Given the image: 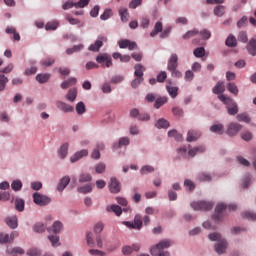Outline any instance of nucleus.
Returning a JSON list of instances; mask_svg holds the SVG:
<instances>
[{"label": "nucleus", "mask_w": 256, "mask_h": 256, "mask_svg": "<svg viewBox=\"0 0 256 256\" xmlns=\"http://www.w3.org/2000/svg\"><path fill=\"white\" fill-rule=\"evenodd\" d=\"M226 45L227 47H237V38L230 34L226 39Z\"/></svg>", "instance_id": "2f4dec72"}, {"label": "nucleus", "mask_w": 256, "mask_h": 256, "mask_svg": "<svg viewBox=\"0 0 256 256\" xmlns=\"http://www.w3.org/2000/svg\"><path fill=\"white\" fill-rule=\"evenodd\" d=\"M172 245L173 241L169 239L161 240L158 244H156L150 249V253L153 256H157L159 255V253H161V251H163V249H169V247Z\"/></svg>", "instance_id": "7ed1b4c3"}, {"label": "nucleus", "mask_w": 256, "mask_h": 256, "mask_svg": "<svg viewBox=\"0 0 256 256\" xmlns=\"http://www.w3.org/2000/svg\"><path fill=\"white\" fill-rule=\"evenodd\" d=\"M34 231L35 233H43L45 232V225L41 224V223H37L35 226H34Z\"/></svg>", "instance_id": "e2e57ef3"}, {"label": "nucleus", "mask_w": 256, "mask_h": 256, "mask_svg": "<svg viewBox=\"0 0 256 256\" xmlns=\"http://www.w3.org/2000/svg\"><path fill=\"white\" fill-rule=\"evenodd\" d=\"M97 63L101 65L103 68H109L113 65V58H111V55L104 53V54H99L96 57Z\"/></svg>", "instance_id": "39448f33"}, {"label": "nucleus", "mask_w": 256, "mask_h": 256, "mask_svg": "<svg viewBox=\"0 0 256 256\" xmlns=\"http://www.w3.org/2000/svg\"><path fill=\"white\" fill-rule=\"evenodd\" d=\"M27 255L29 256H41V250L37 248H32L27 252Z\"/></svg>", "instance_id": "69168bd1"}, {"label": "nucleus", "mask_w": 256, "mask_h": 256, "mask_svg": "<svg viewBox=\"0 0 256 256\" xmlns=\"http://www.w3.org/2000/svg\"><path fill=\"white\" fill-rule=\"evenodd\" d=\"M6 253H8V255H12V256L24 255L25 250H23V248H21V247H15L12 249H7Z\"/></svg>", "instance_id": "5701e85b"}, {"label": "nucleus", "mask_w": 256, "mask_h": 256, "mask_svg": "<svg viewBox=\"0 0 256 256\" xmlns=\"http://www.w3.org/2000/svg\"><path fill=\"white\" fill-rule=\"evenodd\" d=\"M209 239L210 241H218V243L215 245V251L218 253V255L225 253V250L227 249V240L221 238V234H209Z\"/></svg>", "instance_id": "f03ea898"}, {"label": "nucleus", "mask_w": 256, "mask_h": 256, "mask_svg": "<svg viewBox=\"0 0 256 256\" xmlns=\"http://www.w3.org/2000/svg\"><path fill=\"white\" fill-rule=\"evenodd\" d=\"M214 15H216V17H223V15H225V6H216L214 8Z\"/></svg>", "instance_id": "ea45409f"}, {"label": "nucleus", "mask_w": 256, "mask_h": 256, "mask_svg": "<svg viewBox=\"0 0 256 256\" xmlns=\"http://www.w3.org/2000/svg\"><path fill=\"white\" fill-rule=\"evenodd\" d=\"M227 209V205L221 203L218 204L215 208L214 215L212 216L214 221H222L223 220V211Z\"/></svg>", "instance_id": "6e6552de"}, {"label": "nucleus", "mask_w": 256, "mask_h": 256, "mask_svg": "<svg viewBox=\"0 0 256 256\" xmlns=\"http://www.w3.org/2000/svg\"><path fill=\"white\" fill-rule=\"evenodd\" d=\"M227 90L229 93H232V95H235V97L239 95V88L233 82L228 83Z\"/></svg>", "instance_id": "393cba45"}, {"label": "nucleus", "mask_w": 256, "mask_h": 256, "mask_svg": "<svg viewBox=\"0 0 256 256\" xmlns=\"http://www.w3.org/2000/svg\"><path fill=\"white\" fill-rule=\"evenodd\" d=\"M33 200L36 205H39V207H45V205H49V203H51L49 196H45L37 192L33 194Z\"/></svg>", "instance_id": "423d86ee"}, {"label": "nucleus", "mask_w": 256, "mask_h": 256, "mask_svg": "<svg viewBox=\"0 0 256 256\" xmlns=\"http://www.w3.org/2000/svg\"><path fill=\"white\" fill-rule=\"evenodd\" d=\"M5 223L10 227V229H17V216L7 217Z\"/></svg>", "instance_id": "412c9836"}, {"label": "nucleus", "mask_w": 256, "mask_h": 256, "mask_svg": "<svg viewBox=\"0 0 256 256\" xmlns=\"http://www.w3.org/2000/svg\"><path fill=\"white\" fill-rule=\"evenodd\" d=\"M200 137H201V132L197 130H189L187 133V141L189 143L193 141H197V139H199Z\"/></svg>", "instance_id": "dca6fc26"}, {"label": "nucleus", "mask_w": 256, "mask_h": 256, "mask_svg": "<svg viewBox=\"0 0 256 256\" xmlns=\"http://www.w3.org/2000/svg\"><path fill=\"white\" fill-rule=\"evenodd\" d=\"M179 67V56L177 54H171L170 58L168 59L167 63V70L174 71Z\"/></svg>", "instance_id": "9d476101"}, {"label": "nucleus", "mask_w": 256, "mask_h": 256, "mask_svg": "<svg viewBox=\"0 0 256 256\" xmlns=\"http://www.w3.org/2000/svg\"><path fill=\"white\" fill-rule=\"evenodd\" d=\"M193 53H194V56L197 58L205 57V48L198 47V48L194 49Z\"/></svg>", "instance_id": "a18cd8bd"}, {"label": "nucleus", "mask_w": 256, "mask_h": 256, "mask_svg": "<svg viewBox=\"0 0 256 256\" xmlns=\"http://www.w3.org/2000/svg\"><path fill=\"white\" fill-rule=\"evenodd\" d=\"M95 172L99 173V174L105 173V164H103V163L97 164L95 167Z\"/></svg>", "instance_id": "774afa93"}, {"label": "nucleus", "mask_w": 256, "mask_h": 256, "mask_svg": "<svg viewBox=\"0 0 256 256\" xmlns=\"http://www.w3.org/2000/svg\"><path fill=\"white\" fill-rule=\"evenodd\" d=\"M109 189L111 193H119L121 191V184L117 181V178H111Z\"/></svg>", "instance_id": "ddd939ff"}, {"label": "nucleus", "mask_w": 256, "mask_h": 256, "mask_svg": "<svg viewBox=\"0 0 256 256\" xmlns=\"http://www.w3.org/2000/svg\"><path fill=\"white\" fill-rule=\"evenodd\" d=\"M49 241L52 243V247H59V236H48Z\"/></svg>", "instance_id": "052dcab7"}, {"label": "nucleus", "mask_w": 256, "mask_h": 256, "mask_svg": "<svg viewBox=\"0 0 256 256\" xmlns=\"http://www.w3.org/2000/svg\"><path fill=\"white\" fill-rule=\"evenodd\" d=\"M89 155V151L87 149H83L81 151L76 152L73 156H71V163H77L79 159H83V157H87Z\"/></svg>", "instance_id": "f8f14e48"}, {"label": "nucleus", "mask_w": 256, "mask_h": 256, "mask_svg": "<svg viewBox=\"0 0 256 256\" xmlns=\"http://www.w3.org/2000/svg\"><path fill=\"white\" fill-rule=\"evenodd\" d=\"M238 41H241V43H247V41H249V38L247 37V32L241 31L238 35Z\"/></svg>", "instance_id": "4d7b16f0"}, {"label": "nucleus", "mask_w": 256, "mask_h": 256, "mask_svg": "<svg viewBox=\"0 0 256 256\" xmlns=\"http://www.w3.org/2000/svg\"><path fill=\"white\" fill-rule=\"evenodd\" d=\"M218 99L219 101H222L224 105H226L227 111L230 115H237V113H239V107L231 97H227L224 94H219Z\"/></svg>", "instance_id": "f257e3e1"}, {"label": "nucleus", "mask_w": 256, "mask_h": 256, "mask_svg": "<svg viewBox=\"0 0 256 256\" xmlns=\"http://www.w3.org/2000/svg\"><path fill=\"white\" fill-rule=\"evenodd\" d=\"M92 190L93 187H91L89 184L78 188L79 193H91Z\"/></svg>", "instance_id": "13d9d810"}, {"label": "nucleus", "mask_w": 256, "mask_h": 256, "mask_svg": "<svg viewBox=\"0 0 256 256\" xmlns=\"http://www.w3.org/2000/svg\"><path fill=\"white\" fill-rule=\"evenodd\" d=\"M56 106L58 107V109H60V111H63L64 113H73L74 111L73 106L65 102H57Z\"/></svg>", "instance_id": "2eb2a0df"}, {"label": "nucleus", "mask_w": 256, "mask_h": 256, "mask_svg": "<svg viewBox=\"0 0 256 256\" xmlns=\"http://www.w3.org/2000/svg\"><path fill=\"white\" fill-rule=\"evenodd\" d=\"M119 15L123 23H127V21H129V12L127 11V8H120Z\"/></svg>", "instance_id": "a878e982"}, {"label": "nucleus", "mask_w": 256, "mask_h": 256, "mask_svg": "<svg viewBox=\"0 0 256 256\" xmlns=\"http://www.w3.org/2000/svg\"><path fill=\"white\" fill-rule=\"evenodd\" d=\"M53 233H61V229H63V224L59 221H56L52 225Z\"/></svg>", "instance_id": "3c124183"}, {"label": "nucleus", "mask_w": 256, "mask_h": 256, "mask_svg": "<svg viewBox=\"0 0 256 256\" xmlns=\"http://www.w3.org/2000/svg\"><path fill=\"white\" fill-rule=\"evenodd\" d=\"M237 120L242 122V123H251V118L247 113H241L237 115Z\"/></svg>", "instance_id": "e433bc0d"}, {"label": "nucleus", "mask_w": 256, "mask_h": 256, "mask_svg": "<svg viewBox=\"0 0 256 256\" xmlns=\"http://www.w3.org/2000/svg\"><path fill=\"white\" fill-rule=\"evenodd\" d=\"M68 151H69V144L68 143L63 144L59 149L60 159H65V157H67Z\"/></svg>", "instance_id": "bb28decb"}, {"label": "nucleus", "mask_w": 256, "mask_h": 256, "mask_svg": "<svg viewBox=\"0 0 256 256\" xmlns=\"http://www.w3.org/2000/svg\"><path fill=\"white\" fill-rule=\"evenodd\" d=\"M50 77H51L50 74H38L36 76V81H38V83H47Z\"/></svg>", "instance_id": "f704fd0d"}, {"label": "nucleus", "mask_w": 256, "mask_h": 256, "mask_svg": "<svg viewBox=\"0 0 256 256\" xmlns=\"http://www.w3.org/2000/svg\"><path fill=\"white\" fill-rule=\"evenodd\" d=\"M15 209L17 211H24V209H25V200H23V199H16L15 200Z\"/></svg>", "instance_id": "4c0bfd02"}, {"label": "nucleus", "mask_w": 256, "mask_h": 256, "mask_svg": "<svg viewBox=\"0 0 256 256\" xmlns=\"http://www.w3.org/2000/svg\"><path fill=\"white\" fill-rule=\"evenodd\" d=\"M113 17V11L111 9H106L102 15H100V19L102 21H107V19Z\"/></svg>", "instance_id": "de8ad7c7"}, {"label": "nucleus", "mask_w": 256, "mask_h": 256, "mask_svg": "<svg viewBox=\"0 0 256 256\" xmlns=\"http://www.w3.org/2000/svg\"><path fill=\"white\" fill-rule=\"evenodd\" d=\"M11 187L13 191H21V189L23 188V183L21 182V180H14L11 184Z\"/></svg>", "instance_id": "c03bdc74"}, {"label": "nucleus", "mask_w": 256, "mask_h": 256, "mask_svg": "<svg viewBox=\"0 0 256 256\" xmlns=\"http://www.w3.org/2000/svg\"><path fill=\"white\" fill-rule=\"evenodd\" d=\"M59 27L57 22H48L45 26L46 31H55Z\"/></svg>", "instance_id": "864d4df0"}, {"label": "nucleus", "mask_w": 256, "mask_h": 256, "mask_svg": "<svg viewBox=\"0 0 256 256\" xmlns=\"http://www.w3.org/2000/svg\"><path fill=\"white\" fill-rule=\"evenodd\" d=\"M134 69H135V72H134L135 77L143 78V74L145 73V66L141 64H136L134 66Z\"/></svg>", "instance_id": "b1692460"}, {"label": "nucleus", "mask_w": 256, "mask_h": 256, "mask_svg": "<svg viewBox=\"0 0 256 256\" xmlns=\"http://www.w3.org/2000/svg\"><path fill=\"white\" fill-rule=\"evenodd\" d=\"M212 92L215 95H221V93H225V83L223 81H218L213 87Z\"/></svg>", "instance_id": "f3484780"}, {"label": "nucleus", "mask_w": 256, "mask_h": 256, "mask_svg": "<svg viewBox=\"0 0 256 256\" xmlns=\"http://www.w3.org/2000/svg\"><path fill=\"white\" fill-rule=\"evenodd\" d=\"M91 3V0H79L78 2L75 3V9H83L87 7Z\"/></svg>", "instance_id": "37998d69"}, {"label": "nucleus", "mask_w": 256, "mask_h": 256, "mask_svg": "<svg viewBox=\"0 0 256 256\" xmlns=\"http://www.w3.org/2000/svg\"><path fill=\"white\" fill-rule=\"evenodd\" d=\"M165 79H167V72L165 71H161L158 75H157V81L158 83H164Z\"/></svg>", "instance_id": "680f3d73"}, {"label": "nucleus", "mask_w": 256, "mask_h": 256, "mask_svg": "<svg viewBox=\"0 0 256 256\" xmlns=\"http://www.w3.org/2000/svg\"><path fill=\"white\" fill-rule=\"evenodd\" d=\"M70 182H71V178L69 176H64L58 183L57 191H59V193H63V191L65 190V187H67Z\"/></svg>", "instance_id": "4468645a"}, {"label": "nucleus", "mask_w": 256, "mask_h": 256, "mask_svg": "<svg viewBox=\"0 0 256 256\" xmlns=\"http://www.w3.org/2000/svg\"><path fill=\"white\" fill-rule=\"evenodd\" d=\"M166 89H167L170 97H172V99H175V97H177V95L179 93V88L178 87L167 86Z\"/></svg>", "instance_id": "473e14b6"}, {"label": "nucleus", "mask_w": 256, "mask_h": 256, "mask_svg": "<svg viewBox=\"0 0 256 256\" xmlns=\"http://www.w3.org/2000/svg\"><path fill=\"white\" fill-rule=\"evenodd\" d=\"M204 151H205L204 146H199V147L190 149L188 154L190 155V157H195V155H197L198 153H204Z\"/></svg>", "instance_id": "7c9ffc66"}, {"label": "nucleus", "mask_w": 256, "mask_h": 256, "mask_svg": "<svg viewBox=\"0 0 256 256\" xmlns=\"http://www.w3.org/2000/svg\"><path fill=\"white\" fill-rule=\"evenodd\" d=\"M195 35H199V30L197 29L189 30L183 35V39H191V37H195Z\"/></svg>", "instance_id": "09e8293b"}, {"label": "nucleus", "mask_w": 256, "mask_h": 256, "mask_svg": "<svg viewBox=\"0 0 256 256\" xmlns=\"http://www.w3.org/2000/svg\"><path fill=\"white\" fill-rule=\"evenodd\" d=\"M86 109H85V103L83 102H78L76 105V113L78 115H83V113H85Z\"/></svg>", "instance_id": "8fccbe9b"}, {"label": "nucleus", "mask_w": 256, "mask_h": 256, "mask_svg": "<svg viewBox=\"0 0 256 256\" xmlns=\"http://www.w3.org/2000/svg\"><path fill=\"white\" fill-rule=\"evenodd\" d=\"M159 33H163V23L156 22L154 25V29L150 32V37H157Z\"/></svg>", "instance_id": "a211bd4d"}, {"label": "nucleus", "mask_w": 256, "mask_h": 256, "mask_svg": "<svg viewBox=\"0 0 256 256\" xmlns=\"http://www.w3.org/2000/svg\"><path fill=\"white\" fill-rule=\"evenodd\" d=\"M149 23H150L149 18L142 17L140 21V27H142V29H149Z\"/></svg>", "instance_id": "bf43d9fd"}, {"label": "nucleus", "mask_w": 256, "mask_h": 256, "mask_svg": "<svg viewBox=\"0 0 256 256\" xmlns=\"http://www.w3.org/2000/svg\"><path fill=\"white\" fill-rule=\"evenodd\" d=\"M247 51L252 57L256 56V39L252 38L247 44Z\"/></svg>", "instance_id": "6ab92c4d"}, {"label": "nucleus", "mask_w": 256, "mask_h": 256, "mask_svg": "<svg viewBox=\"0 0 256 256\" xmlns=\"http://www.w3.org/2000/svg\"><path fill=\"white\" fill-rule=\"evenodd\" d=\"M77 78H70L68 81H64L61 84L62 89H69L72 85H76Z\"/></svg>", "instance_id": "c756f323"}, {"label": "nucleus", "mask_w": 256, "mask_h": 256, "mask_svg": "<svg viewBox=\"0 0 256 256\" xmlns=\"http://www.w3.org/2000/svg\"><path fill=\"white\" fill-rule=\"evenodd\" d=\"M157 129H168L169 121L164 118H160L156 123Z\"/></svg>", "instance_id": "c85d7f7f"}, {"label": "nucleus", "mask_w": 256, "mask_h": 256, "mask_svg": "<svg viewBox=\"0 0 256 256\" xmlns=\"http://www.w3.org/2000/svg\"><path fill=\"white\" fill-rule=\"evenodd\" d=\"M210 131L212 133H217L218 135H223L225 127L223 126V124H214L210 127Z\"/></svg>", "instance_id": "4be33fe9"}, {"label": "nucleus", "mask_w": 256, "mask_h": 256, "mask_svg": "<svg viewBox=\"0 0 256 256\" xmlns=\"http://www.w3.org/2000/svg\"><path fill=\"white\" fill-rule=\"evenodd\" d=\"M106 211L108 213H111L112 211L113 213H115V215H117V217H120V215L123 213V209H121V206L115 204L107 206Z\"/></svg>", "instance_id": "aec40b11"}, {"label": "nucleus", "mask_w": 256, "mask_h": 256, "mask_svg": "<svg viewBox=\"0 0 256 256\" xmlns=\"http://www.w3.org/2000/svg\"><path fill=\"white\" fill-rule=\"evenodd\" d=\"M167 103V97H160L157 98L154 104L155 109H159L160 107H163Z\"/></svg>", "instance_id": "58836bf2"}, {"label": "nucleus", "mask_w": 256, "mask_h": 256, "mask_svg": "<svg viewBox=\"0 0 256 256\" xmlns=\"http://www.w3.org/2000/svg\"><path fill=\"white\" fill-rule=\"evenodd\" d=\"M155 168L153 166L145 165L140 169L141 175H147V173H153Z\"/></svg>", "instance_id": "49530a36"}, {"label": "nucleus", "mask_w": 256, "mask_h": 256, "mask_svg": "<svg viewBox=\"0 0 256 256\" xmlns=\"http://www.w3.org/2000/svg\"><path fill=\"white\" fill-rule=\"evenodd\" d=\"M103 43H107V37L105 36H99L97 40L89 46V51H93L94 53H97L99 49L103 47Z\"/></svg>", "instance_id": "0eeeda50"}, {"label": "nucleus", "mask_w": 256, "mask_h": 256, "mask_svg": "<svg viewBox=\"0 0 256 256\" xmlns=\"http://www.w3.org/2000/svg\"><path fill=\"white\" fill-rule=\"evenodd\" d=\"M7 83H9V78L4 74H0V92L5 91Z\"/></svg>", "instance_id": "72a5a7b5"}, {"label": "nucleus", "mask_w": 256, "mask_h": 256, "mask_svg": "<svg viewBox=\"0 0 256 256\" xmlns=\"http://www.w3.org/2000/svg\"><path fill=\"white\" fill-rule=\"evenodd\" d=\"M215 204L213 202H207V201H198V202H192L191 207L194 209V211H211L213 209Z\"/></svg>", "instance_id": "20e7f679"}, {"label": "nucleus", "mask_w": 256, "mask_h": 256, "mask_svg": "<svg viewBox=\"0 0 256 256\" xmlns=\"http://www.w3.org/2000/svg\"><path fill=\"white\" fill-rule=\"evenodd\" d=\"M134 225L136 227V229H141V227H143V218L141 217V215L137 214L134 218Z\"/></svg>", "instance_id": "a19ab883"}, {"label": "nucleus", "mask_w": 256, "mask_h": 256, "mask_svg": "<svg viewBox=\"0 0 256 256\" xmlns=\"http://www.w3.org/2000/svg\"><path fill=\"white\" fill-rule=\"evenodd\" d=\"M198 35H200L204 40L211 39V31L207 29L200 31Z\"/></svg>", "instance_id": "6e6d98bb"}, {"label": "nucleus", "mask_w": 256, "mask_h": 256, "mask_svg": "<svg viewBox=\"0 0 256 256\" xmlns=\"http://www.w3.org/2000/svg\"><path fill=\"white\" fill-rule=\"evenodd\" d=\"M93 177L89 173H82L79 176V183H89L91 182Z\"/></svg>", "instance_id": "cd10ccee"}, {"label": "nucleus", "mask_w": 256, "mask_h": 256, "mask_svg": "<svg viewBox=\"0 0 256 256\" xmlns=\"http://www.w3.org/2000/svg\"><path fill=\"white\" fill-rule=\"evenodd\" d=\"M194 78H195V74L193 73V71L187 70L185 72V76H184L185 81H191Z\"/></svg>", "instance_id": "338daca9"}, {"label": "nucleus", "mask_w": 256, "mask_h": 256, "mask_svg": "<svg viewBox=\"0 0 256 256\" xmlns=\"http://www.w3.org/2000/svg\"><path fill=\"white\" fill-rule=\"evenodd\" d=\"M144 79L141 78V77H136V79H134L132 82H131V87L133 89H137V87H139V85H141V83H143Z\"/></svg>", "instance_id": "5fc2aeb1"}, {"label": "nucleus", "mask_w": 256, "mask_h": 256, "mask_svg": "<svg viewBox=\"0 0 256 256\" xmlns=\"http://www.w3.org/2000/svg\"><path fill=\"white\" fill-rule=\"evenodd\" d=\"M81 49H83V45L79 44V45H75L73 48H68L66 50L67 55H73V53H75V51H81Z\"/></svg>", "instance_id": "603ef678"}, {"label": "nucleus", "mask_w": 256, "mask_h": 256, "mask_svg": "<svg viewBox=\"0 0 256 256\" xmlns=\"http://www.w3.org/2000/svg\"><path fill=\"white\" fill-rule=\"evenodd\" d=\"M248 19L247 16H243L238 22H237V27L241 29V27H245L247 25Z\"/></svg>", "instance_id": "0e129e2a"}, {"label": "nucleus", "mask_w": 256, "mask_h": 256, "mask_svg": "<svg viewBox=\"0 0 256 256\" xmlns=\"http://www.w3.org/2000/svg\"><path fill=\"white\" fill-rule=\"evenodd\" d=\"M243 129V126L239 123L231 122L228 124V128L226 130L227 135H230L231 137L237 135L239 131Z\"/></svg>", "instance_id": "1a4fd4ad"}, {"label": "nucleus", "mask_w": 256, "mask_h": 256, "mask_svg": "<svg viewBox=\"0 0 256 256\" xmlns=\"http://www.w3.org/2000/svg\"><path fill=\"white\" fill-rule=\"evenodd\" d=\"M120 49H129V51H133L137 49V43L131 42L130 40L123 39L118 42Z\"/></svg>", "instance_id": "9b49d317"}, {"label": "nucleus", "mask_w": 256, "mask_h": 256, "mask_svg": "<svg viewBox=\"0 0 256 256\" xmlns=\"http://www.w3.org/2000/svg\"><path fill=\"white\" fill-rule=\"evenodd\" d=\"M123 145H129V138H127V137L120 138L119 142L117 144L113 145V148L119 149V147H121Z\"/></svg>", "instance_id": "79ce46f5"}, {"label": "nucleus", "mask_w": 256, "mask_h": 256, "mask_svg": "<svg viewBox=\"0 0 256 256\" xmlns=\"http://www.w3.org/2000/svg\"><path fill=\"white\" fill-rule=\"evenodd\" d=\"M66 99L68 101H75V99H77V89H70L66 95Z\"/></svg>", "instance_id": "c9c22d12"}]
</instances>
